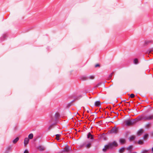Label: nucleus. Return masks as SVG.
Segmentation results:
<instances>
[{
  "label": "nucleus",
  "mask_w": 153,
  "mask_h": 153,
  "mask_svg": "<svg viewBox=\"0 0 153 153\" xmlns=\"http://www.w3.org/2000/svg\"><path fill=\"white\" fill-rule=\"evenodd\" d=\"M88 79H94V76L93 75H91V76H89L88 77Z\"/></svg>",
  "instance_id": "nucleus-23"
},
{
  "label": "nucleus",
  "mask_w": 153,
  "mask_h": 153,
  "mask_svg": "<svg viewBox=\"0 0 153 153\" xmlns=\"http://www.w3.org/2000/svg\"><path fill=\"white\" fill-rule=\"evenodd\" d=\"M134 62L135 64H137L138 63V59H135L134 60Z\"/></svg>",
  "instance_id": "nucleus-22"
},
{
  "label": "nucleus",
  "mask_w": 153,
  "mask_h": 153,
  "mask_svg": "<svg viewBox=\"0 0 153 153\" xmlns=\"http://www.w3.org/2000/svg\"><path fill=\"white\" fill-rule=\"evenodd\" d=\"M87 137L88 138H89L90 137V140L92 141L94 140V138L93 136L91 134L90 132H89L87 135Z\"/></svg>",
  "instance_id": "nucleus-4"
},
{
  "label": "nucleus",
  "mask_w": 153,
  "mask_h": 153,
  "mask_svg": "<svg viewBox=\"0 0 153 153\" xmlns=\"http://www.w3.org/2000/svg\"><path fill=\"white\" fill-rule=\"evenodd\" d=\"M117 143L114 141L112 143H109L108 144L105 145L104 148L102 149V151L103 152H105L107 150L112 149L114 147L117 146Z\"/></svg>",
  "instance_id": "nucleus-1"
},
{
  "label": "nucleus",
  "mask_w": 153,
  "mask_h": 153,
  "mask_svg": "<svg viewBox=\"0 0 153 153\" xmlns=\"http://www.w3.org/2000/svg\"><path fill=\"white\" fill-rule=\"evenodd\" d=\"M138 120H149L153 119V114L147 115H142L137 117Z\"/></svg>",
  "instance_id": "nucleus-2"
},
{
  "label": "nucleus",
  "mask_w": 153,
  "mask_h": 153,
  "mask_svg": "<svg viewBox=\"0 0 153 153\" xmlns=\"http://www.w3.org/2000/svg\"><path fill=\"white\" fill-rule=\"evenodd\" d=\"M132 146H129L128 147H127V149L128 150H130L132 149Z\"/></svg>",
  "instance_id": "nucleus-25"
},
{
  "label": "nucleus",
  "mask_w": 153,
  "mask_h": 153,
  "mask_svg": "<svg viewBox=\"0 0 153 153\" xmlns=\"http://www.w3.org/2000/svg\"><path fill=\"white\" fill-rule=\"evenodd\" d=\"M19 140L18 137H17L14 140H13V143H16Z\"/></svg>",
  "instance_id": "nucleus-14"
},
{
  "label": "nucleus",
  "mask_w": 153,
  "mask_h": 153,
  "mask_svg": "<svg viewBox=\"0 0 153 153\" xmlns=\"http://www.w3.org/2000/svg\"><path fill=\"white\" fill-rule=\"evenodd\" d=\"M81 79L83 80H85L87 79V77L85 76H83L81 77Z\"/></svg>",
  "instance_id": "nucleus-20"
},
{
  "label": "nucleus",
  "mask_w": 153,
  "mask_h": 153,
  "mask_svg": "<svg viewBox=\"0 0 153 153\" xmlns=\"http://www.w3.org/2000/svg\"><path fill=\"white\" fill-rule=\"evenodd\" d=\"M138 143L139 145H142V144H143V142L142 140H139L138 141Z\"/></svg>",
  "instance_id": "nucleus-19"
},
{
  "label": "nucleus",
  "mask_w": 153,
  "mask_h": 153,
  "mask_svg": "<svg viewBox=\"0 0 153 153\" xmlns=\"http://www.w3.org/2000/svg\"><path fill=\"white\" fill-rule=\"evenodd\" d=\"M126 125L127 126L132 125L131 122V120H128L125 121Z\"/></svg>",
  "instance_id": "nucleus-8"
},
{
  "label": "nucleus",
  "mask_w": 153,
  "mask_h": 153,
  "mask_svg": "<svg viewBox=\"0 0 153 153\" xmlns=\"http://www.w3.org/2000/svg\"><path fill=\"white\" fill-rule=\"evenodd\" d=\"M125 150V148L124 147H122L119 150V152L120 153H123Z\"/></svg>",
  "instance_id": "nucleus-12"
},
{
  "label": "nucleus",
  "mask_w": 153,
  "mask_h": 153,
  "mask_svg": "<svg viewBox=\"0 0 153 153\" xmlns=\"http://www.w3.org/2000/svg\"><path fill=\"white\" fill-rule=\"evenodd\" d=\"M69 151V147L68 146H66V147L64 149V151L66 152H68Z\"/></svg>",
  "instance_id": "nucleus-17"
},
{
  "label": "nucleus",
  "mask_w": 153,
  "mask_h": 153,
  "mask_svg": "<svg viewBox=\"0 0 153 153\" xmlns=\"http://www.w3.org/2000/svg\"><path fill=\"white\" fill-rule=\"evenodd\" d=\"M102 84V82H99L95 86V87H98L100 86Z\"/></svg>",
  "instance_id": "nucleus-26"
},
{
  "label": "nucleus",
  "mask_w": 153,
  "mask_h": 153,
  "mask_svg": "<svg viewBox=\"0 0 153 153\" xmlns=\"http://www.w3.org/2000/svg\"><path fill=\"white\" fill-rule=\"evenodd\" d=\"M100 65L99 64H96L95 65V67H98V66H99Z\"/></svg>",
  "instance_id": "nucleus-32"
},
{
  "label": "nucleus",
  "mask_w": 153,
  "mask_h": 153,
  "mask_svg": "<svg viewBox=\"0 0 153 153\" xmlns=\"http://www.w3.org/2000/svg\"><path fill=\"white\" fill-rule=\"evenodd\" d=\"M149 150L144 149L142 151L141 153H149Z\"/></svg>",
  "instance_id": "nucleus-18"
},
{
  "label": "nucleus",
  "mask_w": 153,
  "mask_h": 153,
  "mask_svg": "<svg viewBox=\"0 0 153 153\" xmlns=\"http://www.w3.org/2000/svg\"><path fill=\"white\" fill-rule=\"evenodd\" d=\"M118 132V129L116 127L113 128L110 131V133L117 134Z\"/></svg>",
  "instance_id": "nucleus-3"
},
{
  "label": "nucleus",
  "mask_w": 153,
  "mask_h": 153,
  "mask_svg": "<svg viewBox=\"0 0 153 153\" xmlns=\"http://www.w3.org/2000/svg\"><path fill=\"white\" fill-rule=\"evenodd\" d=\"M29 138L27 137H26L24 140V145L25 146L27 144H28L29 141Z\"/></svg>",
  "instance_id": "nucleus-6"
},
{
  "label": "nucleus",
  "mask_w": 153,
  "mask_h": 153,
  "mask_svg": "<svg viewBox=\"0 0 153 153\" xmlns=\"http://www.w3.org/2000/svg\"><path fill=\"white\" fill-rule=\"evenodd\" d=\"M152 152H153V147H152Z\"/></svg>",
  "instance_id": "nucleus-33"
},
{
  "label": "nucleus",
  "mask_w": 153,
  "mask_h": 153,
  "mask_svg": "<svg viewBox=\"0 0 153 153\" xmlns=\"http://www.w3.org/2000/svg\"><path fill=\"white\" fill-rule=\"evenodd\" d=\"M135 138V136H131L129 138V139L130 140L132 141L134 140Z\"/></svg>",
  "instance_id": "nucleus-15"
},
{
  "label": "nucleus",
  "mask_w": 153,
  "mask_h": 153,
  "mask_svg": "<svg viewBox=\"0 0 153 153\" xmlns=\"http://www.w3.org/2000/svg\"><path fill=\"white\" fill-rule=\"evenodd\" d=\"M134 97V94H131L130 95V97L131 98H133Z\"/></svg>",
  "instance_id": "nucleus-28"
},
{
  "label": "nucleus",
  "mask_w": 153,
  "mask_h": 153,
  "mask_svg": "<svg viewBox=\"0 0 153 153\" xmlns=\"http://www.w3.org/2000/svg\"><path fill=\"white\" fill-rule=\"evenodd\" d=\"M137 117L135 119H134L131 120V122L132 125L135 123L137 122L140 120L137 119Z\"/></svg>",
  "instance_id": "nucleus-7"
},
{
  "label": "nucleus",
  "mask_w": 153,
  "mask_h": 153,
  "mask_svg": "<svg viewBox=\"0 0 153 153\" xmlns=\"http://www.w3.org/2000/svg\"><path fill=\"white\" fill-rule=\"evenodd\" d=\"M119 141L120 144H123L125 142V140L123 138H120L119 140Z\"/></svg>",
  "instance_id": "nucleus-11"
},
{
  "label": "nucleus",
  "mask_w": 153,
  "mask_h": 153,
  "mask_svg": "<svg viewBox=\"0 0 153 153\" xmlns=\"http://www.w3.org/2000/svg\"><path fill=\"white\" fill-rule=\"evenodd\" d=\"M53 125L54 124H52L50 125L48 128V129H50L52 128V127Z\"/></svg>",
  "instance_id": "nucleus-27"
},
{
  "label": "nucleus",
  "mask_w": 153,
  "mask_h": 153,
  "mask_svg": "<svg viewBox=\"0 0 153 153\" xmlns=\"http://www.w3.org/2000/svg\"><path fill=\"white\" fill-rule=\"evenodd\" d=\"M33 137V134L31 133L29 134L28 136V138L29 139H32Z\"/></svg>",
  "instance_id": "nucleus-13"
},
{
  "label": "nucleus",
  "mask_w": 153,
  "mask_h": 153,
  "mask_svg": "<svg viewBox=\"0 0 153 153\" xmlns=\"http://www.w3.org/2000/svg\"><path fill=\"white\" fill-rule=\"evenodd\" d=\"M112 75H113V73H111V74H110L109 75V78L111 77L112 76Z\"/></svg>",
  "instance_id": "nucleus-31"
},
{
  "label": "nucleus",
  "mask_w": 153,
  "mask_h": 153,
  "mask_svg": "<svg viewBox=\"0 0 153 153\" xmlns=\"http://www.w3.org/2000/svg\"><path fill=\"white\" fill-rule=\"evenodd\" d=\"M55 117H56V119H57L58 118H59V114L58 113H56L55 115Z\"/></svg>",
  "instance_id": "nucleus-21"
},
{
  "label": "nucleus",
  "mask_w": 153,
  "mask_h": 153,
  "mask_svg": "<svg viewBox=\"0 0 153 153\" xmlns=\"http://www.w3.org/2000/svg\"><path fill=\"white\" fill-rule=\"evenodd\" d=\"M148 136V135L147 134H145L143 136V138L144 139H146L147 138Z\"/></svg>",
  "instance_id": "nucleus-29"
},
{
  "label": "nucleus",
  "mask_w": 153,
  "mask_h": 153,
  "mask_svg": "<svg viewBox=\"0 0 153 153\" xmlns=\"http://www.w3.org/2000/svg\"><path fill=\"white\" fill-rule=\"evenodd\" d=\"M24 153H28V151L27 149H26L24 151Z\"/></svg>",
  "instance_id": "nucleus-30"
},
{
  "label": "nucleus",
  "mask_w": 153,
  "mask_h": 153,
  "mask_svg": "<svg viewBox=\"0 0 153 153\" xmlns=\"http://www.w3.org/2000/svg\"><path fill=\"white\" fill-rule=\"evenodd\" d=\"M143 132V131L142 129H140L137 132V134L138 136L141 135Z\"/></svg>",
  "instance_id": "nucleus-10"
},
{
  "label": "nucleus",
  "mask_w": 153,
  "mask_h": 153,
  "mask_svg": "<svg viewBox=\"0 0 153 153\" xmlns=\"http://www.w3.org/2000/svg\"><path fill=\"white\" fill-rule=\"evenodd\" d=\"M94 105L96 106L99 107L100 106V101H96L95 102Z\"/></svg>",
  "instance_id": "nucleus-9"
},
{
  "label": "nucleus",
  "mask_w": 153,
  "mask_h": 153,
  "mask_svg": "<svg viewBox=\"0 0 153 153\" xmlns=\"http://www.w3.org/2000/svg\"><path fill=\"white\" fill-rule=\"evenodd\" d=\"M37 148L40 151H43L45 149V147L41 145L38 146L37 147Z\"/></svg>",
  "instance_id": "nucleus-5"
},
{
  "label": "nucleus",
  "mask_w": 153,
  "mask_h": 153,
  "mask_svg": "<svg viewBox=\"0 0 153 153\" xmlns=\"http://www.w3.org/2000/svg\"><path fill=\"white\" fill-rule=\"evenodd\" d=\"M56 135V139L57 140H59V137L60 136V134H57Z\"/></svg>",
  "instance_id": "nucleus-24"
},
{
  "label": "nucleus",
  "mask_w": 153,
  "mask_h": 153,
  "mask_svg": "<svg viewBox=\"0 0 153 153\" xmlns=\"http://www.w3.org/2000/svg\"><path fill=\"white\" fill-rule=\"evenodd\" d=\"M91 143H89L85 146V147L87 148H89L91 147Z\"/></svg>",
  "instance_id": "nucleus-16"
}]
</instances>
